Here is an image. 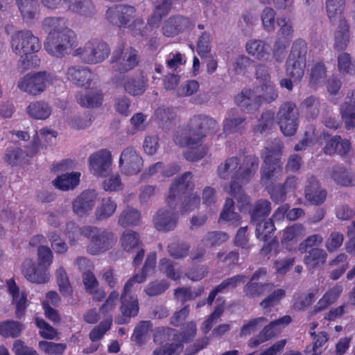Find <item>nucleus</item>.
Wrapping results in <instances>:
<instances>
[{
    "label": "nucleus",
    "instance_id": "obj_42",
    "mask_svg": "<svg viewBox=\"0 0 355 355\" xmlns=\"http://www.w3.org/2000/svg\"><path fill=\"white\" fill-rule=\"evenodd\" d=\"M327 252L318 248H313L304 257V262L309 268L323 265L327 259Z\"/></svg>",
    "mask_w": 355,
    "mask_h": 355
},
{
    "label": "nucleus",
    "instance_id": "obj_61",
    "mask_svg": "<svg viewBox=\"0 0 355 355\" xmlns=\"http://www.w3.org/2000/svg\"><path fill=\"white\" fill-rule=\"evenodd\" d=\"M285 295V290L282 288L276 289L263 299L260 303V306L263 309H268L272 307L279 304L281 300L284 297Z\"/></svg>",
    "mask_w": 355,
    "mask_h": 355
},
{
    "label": "nucleus",
    "instance_id": "obj_47",
    "mask_svg": "<svg viewBox=\"0 0 355 355\" xmlns=\"http://www.w3.org/2000/svg\"><path fill=\"white\" fill-rule=\"evenodd\" d=\"M338 70L342 74H355V61L350 54L346 52L340 53L337 57Z\"/></svg>",
    "mask_w": 355,
    "mask_h": 355
},
{
    "label": "nucleus",
    "instance_id": "obj_62",
    "mask_svg": "<svg viewBox=\"0 0 355 355\" xmlns=\"http://www.w3.org/2000/svg\"><path fill=\"white\" fill-rule=\"evenodd\" d=\"M344 235L338 231L331 232L325 241V248L329 252L337 250L343 243Z\"/></svg>",
    "mask_w": 355,
    "mask_h": 355
},
{
    "label": "nucleus",
    "instance_id": "obj_22",
    "mask_svg": "<svg viewBox=\"0 0 355 355\" xmlns=\"http://www.w3.org/2000/svg\"><path fill=\"white\" fill-rule=\"evenodd\" d=\"M94 76L91 69L84 66H70L65 71L67 80L78 87H89Z\"/></svg>",
    "mask_w": 355,
    "mask_h": 355
},
{
    "label": "nucleus",
    "instance_id": "obj_55",
    "mask_svg": "<svg viewBox=\"0 0 355 355\" xmlns=\"http://www.w3.org/2000/svg\"><path fill=\"white\" fill-rule=\"evenodd\" d=\"M112 323V318H108L97 326L94 327L89 333V339L92 343H95L101 340L105 334L110 329Z\"/></svg>",
    "mask_w": 355,
    "mask_h": 355
},
{
    "label": "nucleus",
    "instance_id": "obj_57",
    "mask_svg": "<svg viewBox=\"0 0 355 355\" xmlns=\"http://www.w3.org/2000/svg\"><path fill=\"white\" fill-rule=\"evenodd\" d=\"M169 287L166 280L153 281L147 284L144 293L149 297H155L164 293Z\"/></svg>",
    "mask_w": 355,
    "mask_h": 355
},
{
    "label": "nucleus",
    "instance_id": "obj_5",
    "mask_svg": "<svg viewBox=\"0 0 355 355\" xmlns=\"http://www.w3.org/2000/svg\"><path fill=\"white\" fill-rule=\"evenodd\" d=\"M56 80V77L46 71L31 72L21 77L17 84V88L29 95L38 96Z\"/></svg>",
    "mask_w": 355,
    "mask_h": 355
},
{
    "label": "nucleus",
    "instance_id": "obj_12",
    "mask_svg": "<svg viewBox=\"0 0 355 355\" xmlns=\"http://www.w3.org/2000/svg\"><path fill=\"white\" fill-rule=\"evenodd\" d=\"M139 62L138 51L132 47L126 49L122 46L117 47L114 51L111 58L112 69L119 73H126L132 70L138 65Z\"/></svg>",
    "mask_w": 355,
    "mask_h": 355
},
{
    "label": "nucleus",
    "instance_id": "obj_29",
    "mask_svg": "<svg viewBox=\"0 0 355 355\" xmlns=\"http://www.w3.org/2000/svg\"><path fill=\"white\" fill-rule=\"evenodd\" d=\"M32 157L27 149L24 150L19 146H9L4 153L5 162L12 167L24 166Z\"/></svg>",
    "mask_w": 355,
    "mask_h": 355
},
{
    "label": "nucleus",
    "instance_id": "obj_49",
    "mask_svg": "<svg viewBox=\"0 0 355 355\" xmlns=\"http://www.w3.org/2000/svg\"><path fill=\"white\" fill-rule=\"evenodd\" d=\"M23 329L21 323L17 321H6L0 324V334L3 337H18Z\"/></svg>",
    "mask_w": 355,
    "mask_h": 355
},
{
    "label": "nucleus",
    "instance_id": "obj_33",
    "mask_svg": "<svg viewBox=\"0 0 355 355\" xmlns=\"http://www.w3.org/2000/svg\"><path fill=\"white\" fill-rule=\"evenodd\" d=\"M305 234V227L302 224L296 223L283 230L281 241L287 248H291L292 245H295Z\"/></svg>",
    "mask_w": 355,
    "mask_h": 355
},
{
    "label": "nucleus",
    "instance_id": "obj_34",
    "mask_svg": "<svg viewBox=\"0 0 355 355\" xmlns=\"http://www.w3.org/2000/svg\"><path fill=\"white\" fill-rule=\"evenodd\" d=\"M270 45L261 40L250 39L245 44L247 53L259 60L270 56Z\"/></svg>",
    "mask_w": 355,
    "mask_h": 355
},
{
    "label": "nucleus",
    "instance_id": "obj_28",
    "mask_svg": "<svg viewBox=\"0 0 355 355\" xmlns=\"http://www.w3.org/2000/svg\"><path fill=\"white\" fill-rule=\"evenodd\" d=\"M191 25L188 18L180 15L172 16L164 22L162 32L166 37H174Z\"/></svg>",
    "mask_w": 355,
    "mask_h": 355
},
{
    "label": "nucleus",
    "instance_id": "obj_9",
    "mask_svg": "<svg viewBox=\"0 0 355 355\" xmlns=\"http://www.w3.org/2000/svg\"><path fill=\"white\" fill-rule=\"evenodd\" d=\"M41 46L38 37L30 30L17 31L11 35V50L17 55L35 53L40 50Z\"/></svg>",
    "mask_w": 355,
    "mask_h": 355
},
{
    "label": "nucleus",
    "instance_id": "obj_24",
    "mask_svg": "<svg viewBox=\"0 0 355 355\" xmlns=\"http://www.w3.org/2000/svg\"><path fill=\"white\" fill-rule=\"evenodd\" d=\"M327 196V191L321 187L319 181L315 177L308 178L304 187V197L311 205H321L325 202Z\"/></svg>",
    "mask_w": 355,
    "mask_h": 355
},
{
    "label": "nucleus",
    "instance_id": "obj_21",
    "mask_svg": "<svg viewBox=\"0 0 355 355\" xmlns=\"http://www.w3.org/2000/svg\"><path fill=\"white\" fill-rule=\"evenodd\" d=\"M279 157V152L275 153L274 159L272 155L266 157L261 168V182L263 184L266 185L269 181H276L281 178L283 169Z\"/></svg>",
    "mask_w": 355,
    "mask_h": 355
},
{
    "label": "nucleus",
    "instance_id": "obj_39",
    "mask_svg": "<svg viewBox=\"0 0 355 355\" xmlns=\"http://www.w3.org/2000/svg\"><path fill=\"white\" fill-rule=\"evenodd\" d=\"M257 91L259 103H270L278 98V91L273 81L258 85Z\"/></svg>",
    "mask_w": 355,
    "mask_h": 355
},
{
    "label": "nucleus",
    "instance_id": "obj_60",
    "mask_svg": "<svg viewBox=\"0 0 355 355\" xmlns=\"http://www.w3.org/2000/svg\"><path fill=\"white\" fill-rule=\"evenodd\" d=\"M319 100L313 96H310L305 98L302 103V108L305 110L307 116L311 118H315L320 112Z\"/></svg>",
    "mask_w": 355,
    "mask_h": 355
},
{
    "label": "nucleus",
    "instance_id": "obj_26",
    "mask_svg": "<svg viewBox=\"0 0 355 355\" xmlns=\"http://www.w3.org/2000/svg\"><path fill=\"white\" fill-rule=\"evenodd\" d=\"M21 19L26 24L33 23L40 17L38 0H15Z\"/></svg>",
    "mask_w": 355,
    "mask_h": 355
},
{
    "label": "nucleus",
    "instance_id": "obj_10",
    "mask_svg": "<svg viewBox=\"0 0 355 355\" xmlns=\"http://www.w3.org/2000/svg\"><path fill=\"white\" fill-rule=\"evenodd\" d=\"M41 4L48 10L60 9L64 4L67 10L82 17H92L96 13V8L90 0H40Z\"/></svg>",
    "mask_w": 355,
    "mask_h": 355
},
{
    "label": "nucleus",
    "instance_id": "obj_41",
    "mask_svg": "<svg viewBox=\"0 0 355 355\" xmlns=\"http://www.w3.org/2000/svg\"><path fill=\"white\" fill-rule=\"evenodd\" d=\"M274 287L271 283H258L257 281H249L243 287V293L248 297H255L263 295L270 291Z\"/></svg>",
    "mask_w": 355,
    "mask_h": 355
},
{
    "label": "nucleus",
    "instance_id": "obj_37",
    "mask_svg": "<svg viewBox=\"0 0 355 355\" xmlns=\"http://www.w3.org/2000/svg\"><path fill=\"white\" fill-rule=\"evenodd\" d=\"M28 114L37 120H45L51 114L52 109L46 102L38 101L32 102L26 107Z\"/></svg>",
    "mask_w": 355,
    "mask_h": 355
},
{
    "label": "nucleus",
    "instance_id": "obj_14",
    "mask_svg": "<svg viewBox=\"0 0 355 355\" xmlns=\"http://www.w3.org/2000/svg\"><path fill=\"white\" fill-rule=\"evenodd\" d=\"M177 203L168 205L158 209L153 218L155 228L162 232H168L174 230L178 223L179 215L176 210Z\"/></svg>",
    "mask_w": 355,
    "mask_h": 355
},
{
    "label": "nucleus",
    "instance_id": "obj_43",
    "mask_svg": "<svg viewBox=\"0 0 355 355\" xmlns=\"http://www.w3.org/2000/svg\"><path fill=\"white\" fill-rule=\"evenodd\" d=\"M141 220V214L135 209L130 207L125 208L118 218V223L122 227L135 226L139 224Z\"/></svg>",
    "mask_w": 355,
    "mask_h": 355
},
{
    "label": "nucleus",
    "instance_id": "obj_64",
    "mask_svg": "<svg viewBox=\"0 0 355 355\" xmlns=\"http://www.w3.org/2000/svg\"><path fill=\"white\" fill-rule=\"evenodd\" d=\"M229 236L223 232H211L204 237L202 242L205 245L214 247L226 241Z\"/></svg>",
    "mask_w": 355,
    "mask_h": 355
},
{
    "label": "nucleus",
    "instance_id": "obj_7",
    "mask_svg": "<svg viewBox=\"0 0 355 355\" xmlns=\"http://www.w3.org/2000/svg\"><path fill=\"white\" fill-rule=\"evenodd\" d=\"M110 53V49L106 42L94 39L75 49L73 55L78 56L87 64H97L107 58Z\"/></svg>",
    "mask_w": 355,
    "mask_h": 355
},
{
    "label": "nucleus",
    "instance_id": "obj_18",
    "mask_svg": "<svg viewBox=\"0 0 355 355\" xmlns=\"http://www.w3.org/2000/svg\"><path fill=\"white\" fill-rule=\"evenodd\" d=\"M135 7L127 5H117L109 8L105 13L107 20L117 27H125L135 16Z\"/></svg>",
    "mask_w": 355,
    "mask_h": 355
},
{
    "label": "nucleus",
    "instance_id": "obj_3",
    "mask_svg": "<svg viewBox=\"0 0 355 355\" xmlns=\"http://www.w3.org/2000/svg\"><path fill=\"white\" fill-rule=\"evenodd\" d=\"M42 28L49 33L44 48L57 58L69 54L76 44V35L68 28L66 20L60 17H48L42 21Z\"/></svg>",
    "mask_w": 355,
    "mask_h": 355
},
{
    "label": "nucleus",
    "instance_id": "obj_50",
    "mask_svg": "<svg viewBox=\"0 0 355 355\" xmlns=\"http://www.w3.org/2000/svg\"><path fill=\"white\" fill-rule=\"evenodd\" d=\"M159 269L173 280H178L180 278L181 273L178 263L168 259L164 258L160 260Z\"/></svg>",
    "mask_w": 355,
    "mask_h": 355
},
{
    "label": "nucleus",
    "instance_id": "obj_59",
    "mask_svg": "<svg viewBox=\"0 0 355 355\" xmlns=\"http://www.w3.org/2000/svg\"><path fill=\"white\" fill-rule=\"evenodd\" d=\"M257 223L256 236L261 240H266L269 234L275 230V225L272 219L261 220Z\"/></svg>",
    "mask_w": 355,
    "mask_h": 355
},
{
    "label": "nucleus",
    "instance_id": "obj_25",
    "mask_svg": "<svg viewBox=\"0 0 355 355\" xmlns=\"http://www.w3.org/2000/svg\"><path fill=\"white\" fill-rule=\"evenodd\" d=\"M192 175L187 172L180 178L176 179L171 184L168 195L166 197V203L175 205L176 200L187 191L192 189L193 184L191 182Z\"/></svg>",
    "mask_w": 355,
    "mask_h": 355
},
{
    "label": "nucleus",
    "instance_id": "obj_2",
    "mask_svg": "<svg viewBox=\"0 0 355 355\" xmlns=\"http://www.w3.org/2000/svg\"><path fill=\"white\" fill-rule=\"evenodd\" d=\"M218 128L216 121L206 116H195L191 119L188 130L175 138L176 144L188 146L184 153L187 159L197 161L202 159L207 153V148L202 144L206 135L214 132Z\"/></svg>",
    "mask_w": 355,
    "mask_h": 355
},
{
    "label": "nucleus",
    "instance_id": "obj_19",
    "mask_svg": "<svg viewBox=\"0 0 355 355\" xmlns=\"http://www.w3.org/2000/svg\"><path fill=\"white\" fill-rule=\"evenodd\" d=\"M292 321L290 315H284L277 320L271 322L259 332V335L249 341L250 347H257L261 343L268 340L279 333L282 329Z\"/></svg>",
    "mask_w": 355,
    "mask_h": 355
},
{
    "label": "nucleus",
    "instance_id": "obj_51",
    "mask_svg": "<svg viewBox=\"0 0 355 355\" xmlns=\"http://www.w3.org/2000/svg\"><path fill=\"white\" fill-rule=\"evenodd\" d=\"M57 282L59 291L63 295H71L73 293L72 286L69 277L63 267L60 266L56 270Z\"/></svg>",
    "mask_w": 355,
    "mask_h": 355
},
{
    "label": "nucleus",
    "instance_id": "obj_23",
    "mask_svg": "<svg viewBox=\"0 0 355 355\" xmlns=\"http://www.w3.org/2000/svg\"><path fill=\"white\" fill-rule=\"evenodd\" d=\"M98 193L94 190H85L78 196L73 201L72 209L75 214L83 216L89 214L93 209Z\"/></svg>",
    "mask_w": 355,
    "mask_h": 355
},
{
    "label": "nucleus",
    "instance_id": "obj_58",
    "mask_svg": "<svg viewBox=\"0 0 355 355\" xmlns=\"http://www.w3.org/2000/svg\"><path fill=\"white\" fill-rule=\"evenodd\" d=\"M152 324L150 321L140 322L135 329L132 338L135 342L141 344L148 336Z\"/></svg>",
    "mask_w": 355,
    "mask_h": 355
},
{
    "label": "nucleus",
    "instance_id": "obj_30",
    "mask_svg": "<svg viewBox=\"0 0 355 355\" xmlns=\"http://www.w3.org/2000/svg\"><path fill=\"white\" fill-rule=\"evenodd\" d=\"M8 291L12 297L13 303L16 306V315L20 318L24 315L27 302V295L24 291H20L13 279H10L6 282Z\"/></svg>",
    "mask_w": 355,
    "mask_h": 355
},
{
    "label": "nucleus",
    "instance_id": "obj_44",
    "mask_svg": "<svg viewBox=\"0 0 355 355\" xmlns=\"http://www.w3.org/2000/svg\"><path fill=\"white\" fill-rule=\"evenodd\" d=\"M80 177V173L78 172L62 174L53 180V184L61 190H69L78 185Z\"/></svg>",
    "mask_w": 355,
    "mask_h": 355
},
{
    "label": "nucleus",
    "instance_id": "obj_40",
    "mask_svg": "<svg viewBox=\"0 0 355 355\" xmlns=\"http://www.w3.org/2000/svg\"><path fill=\"white\" fill-rule=\"evenodd\" d=\"M271 211V203L268 200L260 199L257 200L250 209L252 222L263 220Z\"/></svg>",
    "mask_w": 355,
    "mask_h": 355
},
{
    "label": "nucleus",
    "instance_id": "obj_32",
    "mask_svg": "<svg viewBox=\"0 0 355 355\" xmlns=\"http://www.w3.org/2000/svg\"><path fill=\"white\" fill-rule=\"evenodd\" d=\"M125 91L132 96H141L146 91L148 80L142 76L137 77H125L119 83Z\"/></svg>",
    "mask_w": 355,
    "mask_h": 355
},
{
    "label": "nucleus",
    "instance_id": "obj_31",
    "mask_svg": "<svg viewBox=\"0 0 355 355\" xmlns=\"http://www.w3.org/2000/svg\"><path fill=\"white\" fill-rule=\"evenodd\" d=\"M259 101L257 95L250 89H243L234 98L236 104L249 112L259 108L261 104Z\"/></svg>",
    "mask_w": 355,
    "mask_h": 355
},
{
    "label": "nucleus",
    "instance_id": "obj_56",
    "mask_svg": "<svg viewBox=\"0 0 355 355\" xmlns=\"http://www.w3.org/2000/svg\"><path fill=\"white\" fill-rule=\"evenodd\" d=\"M274 119L275 114L273 112L269 110L264 112L258 119L257 125L254 127V131L263 133L270 130L274 124Z\"/></svg>",
    "mask_w": 355,
    "mask_h": 355
},
{
    "label": "nucleus",
    "instance_id": "obj_36",
    "mask_svg": "<svg viewBox=\"0 0 355 355\" xmlns=\"http://www.w3.org/2000/svg\"><path fill=\"white\" fill-rule=\"evenodd\" d=\"M331 175L338 184L345 187L355 185V175L343 165L334 166Z\"/></svg>",
    "mask_w": 355,
    "mask_h": 355
},
{
    "label": "nucleus",
    "instance_id": "obj_15",
    "mask_svg": "<svg viewBox=\"0 0 355 355\" xmlns=\"http://www.w3.org/2000/svg\"><path fill=\"white\" fill-rule=\"evenodd\" d=\"M119 165L123 174L134 175L139 173L144 165V161L134 147L124 148L119 157Z\"/></svg>",
    "mask_w": 355,
    "mask_h": 355
},
{
    "label": "nucleus",
    "instance_id": "obj_35",
    "mask_svg": "<svg viewBox=\"0 0 355 355\" xmlns=\"http://www.w3.org/2000/svg\"><path fill=\"white\" fill-rule=\"evenodd\" d=\"M334 40V46L336 50L343 51L347 48L349 41V26L345 19L339 20Z\"/></svg>",
    "mask_w": 355,
    "mask_h": 355
},
{
    "label": "nucleus",
    "instance_id": "obj_45",
    "mask_svg": "<svg viewBox=\"0 0 355 355\" xmlns=\"http://www.w3.org/2000/svg\"><path fill=\"white\" fill-rule=\"evenodd\" d=\"M78 103L83 107H94L101 105L103 94L101 91H90L77 96Z\"/></svg>",
    "mask_w": 355,
    "mask_h": 355
},
{
    "label": "nucleus",
    "instance_id": "obj_8",
    "mask_svg": "<svg viewBox=\"0 0 355 355\" xmlns=\"http://www.w3.org/2000/svg\"><path fill=\"white\" fill-rule=\"evenodd\" d=\"M83 233L90 240L91 244L87 250L93 254L107 250L117 241L112 232L95 226L85 225Z\"/></svg>",
    "mask_w": 355,
    "mask_h": 355
},
{
    "label": "nucleus",
    "instance_id": "obj_46",
    "mask_svg": "<svg viewBox=\"0 0 355 355\" xmlns=\"http://www.w3.org/2000/svg\"><path fill=\"white\" fill-rule=\"evenodd\" d=\"M326 76V66L323 62H318L311 69L309 83L312 87H319L322 85Z\"/></svg>",
    "mask_w": 355,
    "mask_h": 355
},
{
    "label": "nucleus",
    "instance_id": "obj_11",
    "mask_svg": "<svg viewBox=\"0 0 355 355\" xmlns=\"http://www.w3.org/2000/svg\"><path fill=\"white\" fill-rule=\"evenodd\" d=\"M277 121L284 135H293L299 122V113L295 104L291 101L283 103L277 113Z\"/></svg>",
    "mask_w": 355,
    "mask_h": 355
},
{
    "label": "nucleus",
    "instance_id": "obj_16",
    "mask_svg": "<svg viewBox=\"0 0 355 355\" xmlns=\"http://www.w3.org/2000/svg\"><path fill=\"white\" fill-rule=\"evenodd\" d=\"M120 243L122 249L129 253L137 252L134 257L133 264L139 266L144 257V250L142 248V242L139 234L132 230H127L123 232L120 238Z\"/></svg>",
    "mask_w": 355,
    "mask_h": 355
},
{
    "label": "nucleus",
    "instance_id": "obj_17",
    "mask_svg": "<svg viewBox=\"0 0 355 355\" xmlns=\"http://www.w3.org/2000/svg\"><path fill=\"white\" fill-rule=\"evenodd\" d=\"M89 164L90 171L95 176H105L112 169V153L107 149L94 153L89 157Z\"/></svg>",
    "mask_w": 355,
    "mask_h": 355
},
{
    "label": "nucleus",
    "instance_id": "obj_27",
    "mask_svg": "<svg viewBox=\"0 0 355 355\" xmlns=\"http://www.w3.org/2000/svg\"><path fill=\"white\" fill-rule=\"evenodd\" d=\"M277 21L280 28L277 32V40L274 45V49L276 51H284L293 37V26L292 21L286 17L278 18Z\"/></svg>",
    "mask_w": 355,
    "mask_h": 355
},
{
    "label": "nucleus",
    "instance_id": "obj_48",
    "mask_svg": "<svg viewBox=\"0 0 355 355\" xmlns=\"http://www.w3.org/2000/svg\"><path fill=\"white\" fill-rule=\"evenodd\" d=\"M234 202L232 199L227 198L220 213V218L225 221L231 223L234 226L241 223V216L233 211Z\"/></svg>",
    "mask_w": 355,
    "mask_h": 355
},
{
    "label": "nucleus",
    "instance_id": "obj_1",
    "mask_svg": "<svg viewBox=\"0 0 355 355\" xmlns=\"http://www.w3.org/2000/svg\"><path fill=\"white\" fill-rule=\"evenodd\" d=\"M258 167L259 159L252 155L230 157L218 167L220 178L232 180L230 193L236 198L241 211L245 209L250 203V197L243 192L241 185L250 182Z\"/></svg>",
    "mask_w": 355,
    "mask_h": 355
},
{
    "label": "nucleus",
    "instance_id": "obj_4",
    "mask_svg": "<svg viewBox=\"0 0 355 355\" xmlns=\"http://www.w3.org/2000/svg\"><path fill=\"white\" fill-rule=\"evenodd\" d=\"M196 334V324L194 322H189L186 329L182 333L177 330L165 327L160 331V335L164 342L163 346L155 349L153 355H179L182 351V343L189 342Z\"/></svg>",
    "mask_w": 355,
    "mask_h": 355
},
{
    "label": "nucleus",
    "instance_id": "obj_6",
    "mask_svg": "<svg viewBox=\"0 0 355 355\" xmlns=\"http://www.w3.org/2000/svg\"><path fill=\"white\" fill-rule=\"evenodd\" d=\"M306 54L307 45L305 41L302 40L295 41L286 63V74L295 81L300 80L304 74Z\"/></svg>",
    "mask_w": 355,
    "mask_h": 355
},
{
    "label": "nucleus",
    "instance_id": "obj_20",
    "mask_svg": "<svg viewBox=\"0 0 355 355\" xmlns=\"http://www.w3.org/2000/svg\"><path fill=\"white\" fill-rule=\"evenodd\" d=\"M22 274L31 283L42 284L47 283L50 279L48 269L35 263L31 259H26L22 263Z\"/></svg>",
    "mask_w": 355,
    "mask_h": 355
},
{
    "label": "nucleus",
    "instance_id": "obj_13",
    "mask_svg": "<svg viewBox=\"0 0 355 355\" xmlns=\"http://www.w3.org/2000/svg\"><path fill=\"white\" fill-rule=\"evenodd\" d=\"M135 284L133 279H129L124 285L123 291L121 296V306L120 308L121 315L115 319V322L118 324H125L128 322L130 317H134L139 312V302L137 296L128 294Z\"/></svg>",
    "mask_w": 355,
    "mask_h": 355
},
{
    "label": "nucleus",
    "instance_id": "obj_38",
    "mask_svg": "<svg viewBox=\"0 0 355 355\" xmlns=\"http://www.w3.org/2000/svg\"><path fill=\"white\" fill-rule=\"evenodd\" d=\"M117 204L110 198H103L95 210V218L98 221L107 220L115 213Z\"/></svg>",
    "mask_w": 355,
    "mask_h": 355
},
{
    "label": "nucleus",
    "instance_id": "obj_52",
    "mask_svg": "<svg viewBox=\"0 0 355 355\" xmlns=\"http://www.w3.org/2000/svg\"><path fill=\"white\" fill-rule=\"evenodd\" d=\"M328 340V335L325 332H320L313 337V344L308 346L306 352L308 355H320L322 346Z\"/></svg>",
    "mask_w": 355,
    "mask_h": 355
},
{
    "label": "nucleus",
    "instance_id": "obj_63",
    "mask_svg": "<svg viewBox=\"0 0 355 355\" xmlns=\"http://www.w3.org/2000/svg\"><path fill=\"white\" fill-rule=\"evenodd\" d=\"M317 293L318 289H315L312 292L300 295L293 304L294 309L299 311L307 309L314 302Z\"/></svg>",
    "mask_w": 355,
    "mask_h": 355
},
{
    "label": "nucleus",
    "instance_id": "obj_54",
    "mask_svg": "<svg viewBox=\"0 0 355 355\" xmlns=\"http://www.w3.org/2000/svg\"><path fill=\"white\" fill-rule=\"evenodd\" d=\"M39 349L48 355H60L62 354L67 348L64 343H56L48 341H40L38 343Z\"/></svg>",
    "mask_w": 355,
    "mask_h": 355
},
{
    "label": "nucleus",
    "instance_id": "obj_53",
    "mask_svg": "<svg viewBox=\"0 0 355 355\" xmlns=\"http://www.w3.org/2000/svg\"><path fill=\"white\" fill-rule=\"evenodd\" d=\"M203 291L202 287L195 290H192L190 287H182L175 289L174 295L177 300L184 303L200 295Z\"/></svg>",
    "mask_w": 355,
    "mask_h": 355
}]
</instances>
